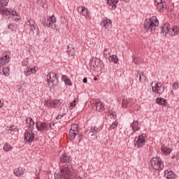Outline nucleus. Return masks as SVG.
Segmentation results:
<instances>
[{
    "mask_svg": "<svg viewBox=\"0 0 179 179\" xmlns=\"http://www.w3.org/2000/svg\"><path fill=\"white\" fill-rule=\"evenodd\" d=\"M150 163L151 167L154 170H157L158 171H160V170H163V168L164 167V164H163V162L159 157L152 158Z\"/></svg>",
    "mask_w": 179,
    "mask_h": 179,
    "instance_id": "4",
    "label": "nucleus"
},
{
    "mask_svg": "<svg viewBox=\"0 0 179 179\" xmlns=\"http://www.w3.org/2000/svg\"><path fill=\"white\" fill-rule=\"evenodd\" d=\"M129 104V100L128 99H123L122 102V106L123 108H127L128 107V105Z\"/></svg>",
    "mask_w": 179,
    "mask_h": 179,
    "instance_id": "39",
    "label": "nucleus"
},
{
    "mask_svg": "<svg viewBox=\"0 0 179 179\" xmlns=\"http://www.w3.org/2000/svg\"><path fill=\"white\" fill-rule=\"evenodd\" d=\"M24 141L28 143H31L34 141V133L32 131L28 130L24 133Z\"/></svg>",
    "mask_w": 179,
    "mask_h": 179,
    "instance_id": "11",
    "label": "nucleus"
},
{
    "mask_svg": "<svg viewBox=\"0 0 179 179\" xmlns=\"http://www.w3.org/2000/svg\"><path fill=\"white\" fill-rule=\"evenodd\" d=\"M17 129V127L15 125H12L10 127L6 128V134H12L13 131H16Z\"/></svg>",
    "mask_w": 179,
    "mask_h": 179,
    "instance_id": "30",
    "label": "nucleus"
},
{
    "mask_svg": "<svg viewBox=\"0 0 179 179\" xmlns=\"http://www.w3.org/2000/svg\"><path fill=\"white\" fill-rule=\"evenodd\" d=\"M22 65L23 66H29V62H27V61H24L22 62Z\"/></svg>",
    "mask_w": 179,
    "mask_h": 179,
    "instance_id": "46",
    "label": "nucleus"
},
{
    "mask_svg": "<svg viewBox=\"0 0 179 179\" xmlns=\"http://www.w3.org/2000/svg\"><path fill=\"white\" fill-rule=\"evenodd\" d=\"M107 3L109 6H111L110 9H115L118 0H107Z\"/></svg>",
    "mask_w": 179,
    "mask_h": 179,
    "instance_id": "24",
    "label": "nucleus"
},
{
    "mask_svg": "<svg viewBox=\"0 0 179 179\" xmlns=\"http://www.w3.org/2000/svg\"><path fill=\"white\" fill-rule=\"evenodd\" d=\"M13 10L10 8H6L5 7H0V15H6V16H12Z\"/></svg>",
    "mask_w": 179,
    "mask_h": 179,
    "instance_id": "17",
    "label": "nucleus"
},
{
    "mask_svg": "<svg viewBox=\"0 0 179 179\" xmlns=\"http://www.w3.org/2000/svg\"><path fill=\"white\" fill-rule=\"evenodd\" d=\"M10 61V58L7 55H5L3 57H0V64L1 65H6Z\"/></svg>",
    "mask_w": 179,
    "mask_h": 179,
    "instance_id": "20",
    "label": "nucleus"
},
{
    "mask_svg": "<svg viewBox=\"0 0 179 179\" xmlns=\"http://www.w3.org/2000/svg\"><path fill=\"white\" fill-rule=\"evenodd\" d=\"M152 92L156 94H162L164 92V87H162L161 83H157L152 86Z\"/></svg>",
    "mask_w": 179,
    "mask_h": 179,
    "instance_id": "8",
    "label": "nucleus"
},
{
    "mask_svg": "<svg viewBox=\"0 0 179 179\" xmlns=\"http://www.w3.org/2000/svg\"><path fill=\"white\" fill-rule=\"evenodd\" d=\"M109 61L110 62H114V64H117V62H118V57L117 55H113L109 57Z\"/></svg>",
    "mask_w": 179,
    "mask_h": 179,
    "instance_id": "33",
    "label": "nucleus"
},
{
    "mask_svg": "<svg viewBox=\"0 0 179 179\" xmlns=\"http://www.w3.org/2000/svg\"><path fill=\"white\" fill-rule=\"evenodd\" d=\"M59 170L60 173H57L59 176L57 179H71L72 177V172L71 171V164L72 162V157L66 153H63L59 157Z\"/></svg>",
    "mask_w": 179,
    "mask_h": 179,
    "instance_id": "1",
    "label": "nucleus"
},
{
    "mask_svg": "<svg viewBox=\"0 0 179 179\" xmlns=\"http://www.w3.org/2000/svg\"><path fill=\"white\" fill-rule=\"evenodd\" d=\"M70 131H71L73 132H78L79 133V126L78 125V124H71Z\"/></svg>",
    "mask_w": 179,
    "mask_h": 179,
    "instance_id": "31",
    "label": "nucleus"
},
{
    "mask_svg": "<svg viewBox=\"0 0 179 179\" xmlns=\"http://www.w3.org/2000/svg\"><path fill=\"white\" fill-rule=\"evenodd\" d=\"M36 129L40 132H43V131H48V124L44 122H36Z\"/></svg>",
    "mask_w": 179,
    "mask_h": 179,
    "instance_id": "10",
    "label": "nucleus"
},
{
    "mask_svg": "<svg viewBox=\"0 0 179 179\" xmlns=\"http://www.w3.org/2000/svg\"><path fill=\"white\" fill-rule=\"evenodd\" d=\"M26 122L29 127H33V125H34V121H33V119L31 117H27Z\"/></svg>",
    "mask_w": 179,
    "mask_h": 179,
    "instance_id": "37",
    "label": "nucleus"
},
{
    "mask_svg": "<svg viewBox=\"0 0 179 179\" xmlns=\"http://www.w3.org/2000/svg\"><path fill=\"white\" fill-rule=\"evenodd\" d=\"M9 30H11V31H16V29H17V26L10 24L8 25Z\"/></svg>",
    "mask_w": 179,
    "mask_h": 179,
    "instance_id": "41",
    "label": "nucleus"
},
{
    "mask_svg": "<svg viewBox=\"0 0 179 179\" xmlns=\"http://www.w3.org/2000/svg\"><path fill=\"white\" fill-rule=\"evenodd\" d=\"M10 17H12L14 22H19L20 20V15L16 11L12 13Z\"/></svg>",
    "mask_w": 179,
    "mask_h": 179,
    "instance_id": "25",
    "label": "nucleus"
},
{
    "mask_svg": "<svg viewBox=\"0 0 179 179\" xmlns=\"http://www.w3.org/2000/svg\"><path fill=\"white\" fill-rule=\"evenodd\" d=\"M94 80H97V78H94Z\"/></svg>",
    "mask_w": 179,
    "mask_h": 179,
    "instance_id": "52",
    "label": "nucleus"
},
{
    "mask_svg": "<svg viewBox=\"0 0 179 179\" xmlns=\"http://www.w3.org/2000/svg\"><path fill=\"white\" fill-rule=\"evenodd\" d=\"M14 174L17 177H20V176L23 174V170L22 169V168H18L14 171Z\"/></svg>",
    "mask_w": 179,
    "mask_h": 179,
    "instance_id": "32",
    "label": "nucleus"
},
{
    "mask_svg": "<svg viewBox=\"0 0 179 179\" xmlns=\"http://www.w3.org/2000/svg\"><path fill=\"white\" fill-rule=\"evenodd\" d=\"M164 177L167 179H174L176 178V175L173 173V171H166L164 172Z\"/></svg>",
    "mask_w": 179,
    "mask_h": 179,
    "instance_id": "22",
    "label": "nucleus"
},
{
    "mask_svg": "<svg viewBox=\"0 0 179 179\" xmlns=\"http://www.w3.org/2000/svg\"><path fill=\"white\" fill-rule=\"evenodd\" d=\"M38 71V67L32 66V67H27L24 71V73L27 76H30L31 73H36Z\"/></svg>",
    "mask_w": 179,
    "mask_h": 179,
    "instance_id": "16",
    "label": "nucleus"
},
{
    "mask_svg": "<svg viewBox=\"0 0 179 179\" xmlns=\"http://www.w3.org/2000/svg\"><path fill=\"white\" fill-rule=\"evenodd\" d=\"M37 179H39V178H37Z\"/></svg>",
    "mask_w": 179,
    "mask_h": 179,
    "instance_id": "54",
    "label": "nucleus"
},
{
    "mask_svg": "<svg viewBox=\"0 0 179 179\" xmlns=\"http://www.w3.org/2000/svg\"><path fill=\"white\" fill-rule=\"evenodd\" d=\"M78 12L79 14L84 16L87 19V17H90V13H89V10L84 6H79L78 8Z\"/></svg>",
    "mask_w": 179,
    "mask_h": 179,
    "instance_id": "12",
    "label": "nucleus"
},
{
    "mask_svg": "<svg viewBox=\"0 0 179 179\" xmlns=\"http://www.w3.org/2000/svg\"><path fill=\"white\" fill-rule=\"evenodd\" d=\"M179 34V27H173L169 31V35L173 37V36H177Z\"/></svg>",
    "mask_w": 179,
    "mask_h": 179,
    "instance_id": "21",
    "label": "nucleus"
},
{
    "mask_svg": "<svg viewBox=\"0 0 179 179\" xmlns=\"http://www.w3.org/2000/svg\"><path fill=\"white\" fill-rule=\"evenodd\" d=\"M108 48H106V49H104V51H108Z\"/></svg>",
    "mask_w": 179,
    "mask_h": 179,
    "instance_id": "53",
    "label": "nucleus"
},
{
    "mask_svg": "<svg viewBox=\"0 0 179 179\" xmlns=\"http://www.w3.org/2000/svg\"><path fill=\"white\" fill-rule=\"evenodd\" d=\"M76 103H78V99L75 98L74 100L70 103V110H73V108L76 106Z\"/></svg>",
    "mask_w": 179,
    "mask_h": 179,
    "instance_id": "36",
    "label": "nucleus"
},
{
    "mask_svg": "<svg viewBox=\"0 0 179 179\" xmlns=\"http://www.w3.org/2000/svg\"><path fill=\"white\" fill-rule=\"evenodd\" d=\"M57 24V18L55 15H52V16L48 17L47 21L45 22L46 27H55V24Z\"/></svg>",
    "mask_w": 179,
    "mask_h": 179,
    "instance_id": "7",
    "label": "nucleus"
},
{
    "mask_svg": "<svg viewBox=\"0 0 179 179\" xmlns=\"http://www.w3.org/2000/svg\"><path fill=\"white\" fill-rule=\"evenodd\" d=\"M157 8L159 12H164L167 9L166 3L163 2V0H155Z\"/></svg>",
    "mask_w": 179,
    "mask_h": 179,
    "instance_id": "13",
    "label": "nucleus"
},
{
    "mask_svg": "<svg viewBox=\"0 0 179 179\" xmlns=\"http://www.w3.org/2000/svg\"><path fill=\"white\" fill-rule=\"evenodd\" d=\"M48 84L52 83L53 86L58 83V79L57 78V74L55 73H49L47 76Z\"/></svg>",
    "mask_w": 179,
    "mask_h": 179,
    "instance_id": "9",
    "label": "nucleus"
},
{
    "mask_svg": "<svg viewBox=\"0 0 179 179\" xmlns=\"http://www.w3.org/2000/svg\"><path fill=\"white\" fill-rule=\"evenodd\" d=\"M159 26V20L157 17H152L150 20H146L144 23V29L146 31H153Z\"/></svg>",
    "mask_w": 179,
    "mask_h": 179,
    "instance_id": "2",
    "label": "nucleus"
},
{
    "mask_svg": "<svg viewBox=\"0 0 179 179\" xmlns=\"http://www.w3.org/2000/svg\"><path fill=\"white\" fill-rule=\"evenodd\" d=\"M68 54L69 57H73L75 55V48H68Z\"/></svg>",
    "mask_w": 179,
    "mask_h": 179,
    "instance_id": "35",
    "label": "nucleus"
},
{
    "mask_svg": "<svg viewBox=\"0 0 179 179\" xmlns=\"http://www.w3.org/2000/svg\"><path fill=\"white\" fill-rule=\"evenodd\" d=\"M178 86H179V84H178V82H175L173 84V90H177V89H178Z\"/></svg>",
    "mask_w": 179,
    "mask_h": 179,
    "instance_id": "44",
    "label": "nucleus"
},
{
    "mask_svg": "<svg viewBox=\"0 0 179 179\" xmlns=\"http://www.w3.org/2000/svg\"><path fill=\"white\" fill-rule=\"evenodd\" d=\"M3 149L5 152H10V150H12V145H10V144L6 143Z\"/></svg>",
    "mask_w": 179,
    "mask_h": 179,
    "instance_id": "34",
    "label": "nucleus"
},
{
    "mask_svg": "<svg viewBox=\"0 0 179 179\" xmlns=\"http://www.w3.org/2000/svg\"><path fill=\"white\" fill-rule=\"evenodd\" d=\"M110 114L111 116L113 117V118H114V117H117V113H115V112H111Z\"/></svg>",
    "mask_w": 179,
    "mask_h": 179,
    "instance_id": "47",
    "label": "nucleus"
},
{
    "mask_svg": "<svg viewBox=\"0 0 179 179\" xmlns=\"http://www.w3.org/2000/svg\"><path fill=\"white\" fill-rule=\"evenodd\" d=\"M112 23L113 22L110 20L108 18H104L102 21V24H103V27H105V29H110L113 26Z\"/></svg>",
    "mask_w": 179,
    "mask_h": 179,
    "instance_id": "19",
    "label": "nucleus"
},
{
    "mask_svg": "<svg viewBox=\"0 0 179 179\" xmlns=\"http://www.w3.org/2000/svg\"><path fill=\"white\" fill-rule=\"evenodd\" d=\"M24 27L30 34H38V28H37V24H36L34 20H28L26 22Z\"/></svg>",
    "mask_w": 179,
    "mask_h": 179,
    "instance_id": "3",
    "label": "nucleus"
},
{
    "mask_svg": "<svg viewBox=\"0 0 179 179\" xmlns=\"http://www.w3.org/2000/svg\"><path fill=\"white\" fill-rule=\"evenodd\" d=\"M162 152L164 153V155H166V156H169L170 153H171V149L163 145L161 148Z\"/></svg>",
    "mask_w": 179,
    "mask_h": 179,
    "instance_id": "26",
    "label": "nucleus"
},
{
    "mask_svg": "<svg viewBox=\"0 0 179 179\" xmlns=\"http://www.w3.org/2000/svg\"><path fill=\"white\" fill-rule=\"evenodd\" d=\"M64 111L62 110V108L61 109L62 115H58L56 117V120H61L62 117H64L66 113H68V108H64Z\"/></svg>",
    "mask_w": 179,
    "mask_h": 179,
    "instance_id": "29",
    "label": "nucleus"
},
{
    "mask_svg": "<svg viewBox=\"0 0 179 179\" xmlns=\"http://www.w3.org/2000/svg\"><path fill=\"white\" fill-rule=\"evenodd\" d=\"M83 82L84 83H87V78H83Z\"/></svg>",
    "mask_w": 179,
    "mask_h": 179,
    "instance_id": "49",
    "label": "nucleus"
},
{
    "mask_svg": "<svg viewBox=\"0 0 179 179\" xmlns=\"http://www.w3.org/2000/svg\"><path fill=\"white\" fill-rule=\"evenodd\" d=\"M134 62L137 64H141V59H139V57H135Z\"/></svg>",
    "mask_w": 179,
    "mask_h": 179,
    "instance_id": "45",
    "label": "nucleus"
},
{
    "mask_svg": "<svg viewBox=\"0 0 179 179\" xmlns=\"http://www.w3.org/2000/svg\"><path fill=\"white\" fill-rule=\"evenodd\" d=\"M156 102L157 104H160L161 106H166L167 104V101L163 98H157Z\"/></svg>",
    "mask_w": 179,
    "mask_h": 179,
    "instance_id": "27",
    "label": "nucleus"
},
{
    "mask_svg": "<svg viewBox=\"0 0 179 179\" xmlns=\"http://www.w3.org/2000/svg\"><path fill=\"white\" fill-rule=\"evenodd\" d=\"M75 179H83V178H82L80 176H76V177L75 178Z\"/></svg>",
    "mask_w": 179,
    "mask_h": 179,
    "instance_id": "51",
    "label": "nucleus"
},
{
    "mask_svg": "<svg viewBox=\"0 0 179 179\" xmlns=\"http://www.w3.org/2000/svg\"><path fill=\"white\" fill-rule=\"evenodd\" d=\"M9 67H4L3 68V73L5 75V76H8L9 72H10Z\"/></svg>",
    "mask_w": 179,
    "mask_h": 179,
    "instance_id": "42",
    "label": "nucleus"
},
{
    "mask_svg": "<svg viewBox=\"0 0 179 179\" xmlns=\"http://www.w3.org/2000/svg\"><path fill=\"white\" fill-rule=\"evenodd\" d=\"M44 106L46 107H50L51 108H57V107H59V106H61V101L57 99L45 101Z\"/></svg>",
    "mask_w": 179,
    "mask_h": 179,
    "instance_id": "6",
    "label": "nucleus"
},
{
    "mask_svg": "<svg viewBox=\"0 0 179 179\" xmlns=\"http://www.w3.org/2000/svg\"><path fill=\"white\" fill-rule=\"evenodd\" d=\"M62 80H64L66 86H72V81H71V79L66 77V76H62Z\"/></svg>",
    "mask_w": 179,
    "mask_h": 179,
    "instance_id": "28",
    "label": "nucleus"
},
{
    "mask_svg": "<svg viewBox=\"0 0 179 179\" xmlns=\"http://www.w3.org/2000/svg\"><path fill=\"white\" fill-rule=\"evenodd\" d=\"M146 143V134H142L138 137L135 138L134 145L136 148H142V146H145Z\"/></svg>",
    "mask_w": 179,
    "mask_h": 179,
    "instance_id": "5",
    "label": "nucleus"
},
{
    "mask_svg": "<svg viewBox=\"0 0 179 179\" xmlns=\"http://www.w3.org/2000/svg\"><path fill=\"white\" fill-rule=\"evenodd\" d=\"M118 125V122H114L108 128L109 131H112V129H115Z\"/></svg>",
    "mask_w": 179,
    "mask_h": 179,
    "instance_id": "43",
    "label": "nucleus"
},
{
    "mask_svg": "<svg viewBox=\"0 0 179 179\" xmlns=\"http://www.w3.org/2000/svg\"><path fill=\"white\" fill-rule=\"evenodd\" d=\"M137 78H139L140 82H145V80H146V76H145L143 73H142V75L141 73H138Z\"/></svg>",
    "mask_w": 179,
    "mask_h": 179,
    "instance_id": "38",
    "label": "nucleus"
},
{
    "mask_svg": "<svg viewBox=\"0 0 179 179\" xmlns=\"http://www.w3.org/2000/svg\"><path fill=\"white\" fill-rule=\"evenodd\" d=\"M9 3V0H0V6L1 8H3V6H6Z\"/></svg>",
    "mask_w": 179,
    "mask_h": 179,
    "instance_id": "40",
    "label": "nucleus"
},
{
    "mask_svg": "<svg viewBox=\"0 0 179 179\" xmlns=\"http://www.w3.org/2000/svg\"><path fill=\"white\" fill-rule=\"evenodd\" d=\"M131 127L134 132H136L141 129V127L139 126V122L138 120L134 121L131 124Z\"/></svg>",
    "mask_w": 179,
    "mask_h": 179,
    "instance_id": "23",
    "label": "nucleus"
},
{
    "mask_svg": "<svg viewBox=\"0 0 179 179\" xmlns=\"http://www.w3.org/2000/svg\"><path fill=\"white\" fill-rule=\"evenodd\" d=\"M91 132H97V130H96L95 129H91Z\"/></svg>",
    "mask_w": 179,
    "mask_h": 179,
    "instance_id": "50",
    "label": "nucleus"
},
{
    "mask_svg": "<svg viewBox=\"0 0 179 179\" xmlns=\"http://www.w3.org/2000/svg\"><path fill=\"white\" fill-rule=\"evenodd\" d=\"M170 30H171L170 24L166 23L164 25H162L161 28V33H162V34H164L166 37H169V35L170 34Z\"/></svg>",
    "mask_w": 179,
    "mask_h": 179,
    "instance_id": "15",
    "label": "nucleus"
},
{
    "mask_svg": "<svg viewBox=\"0 0 179 179\" xmlns=\"http://www.w3.org/2000/svg\"><path fill=\"white\" fill-rule=\"evenodd\" d=\"M3 107V100H0V108H2Z\"/></svg>",
    "mask_w": 179,
    "mask_h": 179,
    "instance_id": "48",
    "label": "nucleus"
},
{
    "mask_svg": "<svg viewBox=\"0 0 179 179\" xmlns=\"http://www.w3.org/2000/svg\"><path fill=\"white\" fill-rule=\"evenodd\" d=\"M94 108H95L96 111L100 112L104 111L105 110L104 105H103V103H101L99 99L96 101Z\"/></svg>",
    "mask_w": 179,
    "mask_h": 179,
    "instance_id": "18",
    "label": "nucleus"
},
{
    "mask_svg": "<svg viewBox=\"0 0 179 179\" xmlns=\"http://www.w3.org/2000/svg\"><path fill=\"white\" fill-rule=\"evenodd\" d=\"M76 136L78 137V138H76L77 142H78V143L82 141V138H83V136L81 134H79V133L76 132V131H69V138L71 141H73V139H75V138H76Z\"/></svg>",
    "mask_w": 179,
    "mask_h": 179,
    "instance_id": "14",
    "label": "nucleus"
}]
</instances>
